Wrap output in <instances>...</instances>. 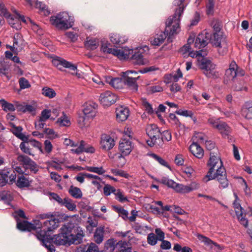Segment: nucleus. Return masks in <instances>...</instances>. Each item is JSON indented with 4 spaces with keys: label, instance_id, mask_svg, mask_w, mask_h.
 I'll return each mask as SVG.
<instances>
[{
    "label": "nucleus",
    "instance_id": "obj_1",
    "mask_svg": "<svg viewBox=\"0 0 252 252\" xmlns=\"http://www.w3.org/2000/svg\"><path fill=\"white\" fill-rule=\"evenodd\" d=\"M60 232L53 236L47 234L45 230L38 232L37 238L41 242L42 245L48 251V252H55V248L53 245L57 246H70L71 244H79L82 242L85 236L84 230L77 224L68 222L63 225L60 229Z\"/></svg>",
    "mask_w": 252,
    "mask_h": 252
},
{
    "label": "nucleus",
    "instance_id": "obj_2",
    "mask_svg": "<svg viewBox=\"0 0 252 252\" xmlns=\"http://www.w3.org/2000/svg\"><path fill=\"white\" fill-rule=\"evenodd\" d=\"M51 24L59 30L65 31L72 27L74 23L73 16L69 15L67 12H61L56 15L51 16L50 18Z\"/></svg>",
    "mask_w": 252,
    "mask_h": 252
},
{
    "label": "nucleus",
    "instance_id": "obj_3",
    "mask_svg": "<svg viewBox=\"0 0 252 252\" xmlns=\"http://www.w3.org/2000/svg\"><path fill=\"white\" fill-rule=\"evenodd\" d=\"M52 62L53 64L59 70L67 72L72 75H75L78 78L82 77V72H78L77 65L59 57H56V58L53 59Z\"/></svg>",
    "mask_w": 252,
    "mask_h": 252
},
{
    "label": "nucleus",
    "instance_id": "obj_4",
    "mask_svg": "<svg viewBox=\"0 0 252 252\" xmlns=\"http://www.w3.org/2000/svg\"><path fill=\"white\" fill-rule=\"evenodd\" d=\"M198 66L207 78L217 79L219 77V72L215 69L216 65L207 58L198 59Z\"/></svg>",
    "mask_w": 252,
    "mask_h": 252
},
{
    "label": "nucleus",
    "instance_id": "obj_5",
    "mask_svg": "<svg viewBox=\"0 0 252 252\" xmlns=\"http://www.w3.org/2000/svg\"><path fill=\"white\" fill-rule=\"evenodd\" d=\"M207 166L209 167L207 173L206 177L214 174L215 171L218 172L220 168H225L223 165L222 161L218 154L211 152L210 158L207 162Z\"/></svg>",
    "mask_w": 252,
    "mask_h": 252
},
{
    "label": "nucleus",
    "instance_id": "obj_6",
    "mask_svg": "<svg viewBox=\"0 0 252 252\" xmlns=\"http://www.w3.org/2000/svg\"><path fill=\"white\" fill-rule=\"evenodd\" d=\"M42 223L39 220H33V223L30 222L27 220H17V228L22 231H36V237H37L38 232L41 230Z\"/></svg>",
    "mask_w": 252,
    "mask_h": 252
},
{
    "label": "nucleus",
    "instance_id": "obj_7",
    "mask_svg": "<svg viewBox=\"0 0 252 252\" xmlns=\"http://www.w3.org/2000/svg\"><path fill=\"white\" fill-rule=\"evenodd\" d=\"M146 133L150 138L146 140L148 145L151 147L156 145L158 143L157 140L159 139L161 134L158 126L155 124L148 126L146 128Z\"/></svg>",
    "mask_w": 252,
    "mask_h": 252
},
{
    "label": "nucleus",
    "instance_id": "obj_8",
    "mask_svg": "<svg viewBox=\"0 0 252 252\" xmlns=\"http://www.w3.org/2000/svg\"><path fill=\"white\" fill-rule=\"evenodd\" d=\"M207 181L217 179L220 184L219 188L221 189L227 188L229 186V181L227 178L226 170L225 168H220L218 172L207 177Z\"/></svg>",
    "mask_w": 252,
    "mask_h": 252
},
{
    "label": "nucleus",
    "instance_id": "obj_9",
    "mask_svg": "<svg viewBox=\"0 0 252 252\" xmlns=\"http://www.w3.org/2000/svg\"><path fill=\"white\" fill-rule=\"evenodd\" d=\"M245 75V71L238 66L235 61H232L229 68L225 70V76L227 79H234L235 77H241Z\"/></svg>",
    "mask_w": 252,
    "mask_h": 252
},
{
    "label": "nucleus",
    "instance_id": "obj_10",
    "mask_svg": "<svg viewBox=\"0 0 252 252\" xmlns=\"http://www.w3.org/2000/svg\"><path fill=\"white\" fill-rule=\"evenodd\" d=\"M158 69V68H156L155 66H152L150 67H145L142 69H139L138 71H135L134 70H128L125 72H122L121 73V77H113L111 76H105V79H139L140 76L131 77H128V75L130 73L138 74L139 72L141 73H146L150 71H152Z\"/></svg>",
    "mask_w": 252,
    "mask_h": 252
},
{
    "label": "nucleus",
    "instance_id": "obj_11",
    "mask_svg": "<svg viewBox=\"0 0 252 252\" xmlns=\"http://www.w3.org/2000/svg\"><path fill=\"white\" fill-rule=\"evenodd\" d=\"M212 36V33L207 32L205 33L203 32L199 33L195 39V47L201 49L206 46L209 43H211Z\"/></svg>",
    "mask_w": 252,
    "mask_h": 252
},
{
    "label": "nucleus",
    "instance_id": "obj_12",
    "mask_svg": "<svg viewBox=\"0 0 252 252\" xmlns=\"http://www.w3.org/2000/svg\"><path fill=\"white\" fill-rule=\"evenodd\" d=\"M149 50V47L144 46L143 47L137 48L134 53L130 58V60L134 61L133 63L135 64L144 65L146 63L143 59V54L146 51Z\"/></svg>",
    "mask_w": 252,
    "mask_h": 252
},
{
    "label": "nucleus",
    "instance_id": "obj_13",
    "mask_svg": "<svg viewBox=\"0 0 252 252\" xmlns=\"http://www.w3.org/2000/svg\"><path fill=\"white\" fill-rule=\"evenodd\" d=\"M117 96L110 91H106L100 94L99 101L103 106H109L115 103L117 100Z\"/></svg>",
    "mask_w": 252,
    "mask_h": 252
},
{
    "label": "nucleus",
    "instance_id": "obj_14",
    "mask_svg": "<svg viewBox=\"0 0 252 252\" xmlns=\"http://www.w3.org/2000/svg\"><path fill=\"white\" fill-rule=\"evenodd\" d=\"M132 142L128 139H123L120 141L119 149L121 153L119 158L128 155L132 151Z\"/></svg>",
    "mask_w": 252,
    "mask_h": 252
},
{
    "label": "nucleus",
    "instance_id": "obj_15",
    "mask_svg": "<svg viewBox=\"0 0 252 252\" xmlns=\"http://www.w3.org/2000/svg\"><path fill=\"white\" fill-rule=\"evenodd\" d=\"M97 108V104L93 101L86 102L83 105V114L91 119H93L96 115Z\"/></svg>",
    "mask_w": 252,
    "mask_h": 252
},
{
    "label": "nucleus",
    "instance_id": "obj_16",
    "mask_svg": "<svg viewBox=\"0 0 252 252\" xmlns=\"http://www.w3.org/2000/svg\"><path fill=\"white\" fill-rule=\"evenodd\" d=\"M12 63L5 59H0V76L5 77L7 79L11 78V66Z\"/></svg>",
    "mask_w": 252,
    "mask_h": 252
},
{
    "label": "nucleus",
    "instance_id": "obj_17",
    "mask_svg": "<svg viewBox=\"0 0 252 252\" xmlns=\"http://www.w3.org/2000/svg\"><path fill=\"white\" fill-rule=\"evenodd\" d=\"M199 188V184L195 182H191L189 185H184L177 183L175 190L180 193H188Z\"/></svg>",
    "mask_w": 252,
    "mask_h": 252
},
{
    "label": "nucleus",
    "instance_id": "obj_18",
    "mask_svg": "<svg viewBox=\"0 0 252 252\" xmlns=\"http://www.w3.org/2000/svg\"><path fill=\"white\" fill-rule=\"evenodd\" d=\"M196 236L201 242L203 243L205 245L210 247L211 249L213 248V246L216 248L217 251L222 250L223 249V247L214 242L207 237L199 234H198Z\"/></svg>",
    "mask_w": 252,
    "mask_h": 252
},
{
    "label": "nucleus",
    "instance_id": "obj_19",
    "mask_svg": "<svg viewBox=\"0 0 252 252\" xmlns=\"http://www.w3.org/2000/svg\"><path fill=\"white\" fill-rule=\"evenodd\" d=\"M59 226V221L57 219H53L45 221L43 224H42L41 230H45L48 233L53 231Z\"/></svg>",
    "mask_w": 252,
    "mask_h": 252
},
{
    "label": "nucleus",
    "instance_id": "obj_20",
    "mask_svg": "<svg viewBox=\"0 0 252 252\" xmlns=\"http://www.w3.org/2000/svg\"><path fill=\"white\" fill-rule=\"evenodd\" d=\"M184 11V7L183 6H181V7H178L176 8L175 10V13L172 16V17H171L168 18L165 23L166 28L168 29L170 27H171L172 25L173 22L176 23L177 22V18H180L182 15L183 14Z\"/></svg>",
    "mask_w": 252,
    "mask_h": 252
},
{
    "label": "nucleus",
    "instance_id": "obj_21",
    "mask_svg": "<svg viewBox=\"0 0 252 252\" xmlns=\"http://www.w3.org/2000/svg\"><path fill=\"white\" fill-rule=\"evenodd\" d=\"M116 118L119 122L126 121L128 117L129 111L127 107L120 106L116 109Z\"/></svg>",
    "mask_w": 252,
    "mask_h": 252
},
{
    "label": "nucleus",
    "instance_id": "obj_22",
    "mask_svg": "<svg viewBox=\"0 0 252 252\" xmlns=\"http://www.w3.org/2000/svg\"><path fill=\"white\" fill-rule=\"evenodd\" d=\"M100 144L103 149L109 150L113 148L115 143L114 139L110 135H103L101 137Z\"/></svg>",
    "mask_w": 252,
    "mask_h": 252
},
{
    "label": "nucleus",
    "instance_id": "obj_23",
    "mask_svg": "<svg viewBox=\"0 0 252 252\" xmlns=\"http://www.w3.org/2000/svg\"><path fill=\"white\" fill-rule=\"evenodd\" d=\"M223 32L220 33H212L211 43L216 47L222 48L221 42H226V37L223 35Z\"/></svg>",
    "mask_w": 252,
    "mask_h": 252
},
{
    "label": "nucleus",
    "instance_id": "obj_24",
    "mask_svg": "<svg viewBox=\"0 0 252 252\" xmlns=\"http://www.w3.org/2000/svg\"><path fill=\"white\" fill-rule=\"evenodd\" d=\"M191 153L198 158H201L204 155L203 149L197 142H193L189 147Z\"/></svg>",
    "mask_w": 252,
    "mask_h": 252
},
{
    "label": "nucleus",
    "instance_id": "obj_25",
    "mask_svg": "<svg viewBox=\"0 0 252 252\" xmlns=\"http://www.w3.org/2000/svg\"><path fill=\"white\" fill-rule=\"evenodd\" d=\"M217 129L223 137L229 135L232 131L231 127L225 122L222 121L219 125Z\"/></svg>",
    "mask_w": 252,
    "mask_h": 252
},
{
    "label": "nucleus",
    "instance_id": "obj_26",
    "mask_svg": "<svg viewBox=\"0 0 252 252\" xmlns=\"http://www.w3.org/2000/svg\"><path fill=\"white\" fill-rule=\"evenodd\" d=\"M22 141H23L20 143L19 146L20 150L23 153L33 157L34 154H33L32 149L30 148L28 137H27L26 140Z\"/></svg>",
    "mask_w": 252,
    "mask_h": 252
},
{
    "label": "nucleus",
    "instance_id": "obj_27",
    "mask_svg": "<svg viewBox=\"0 0 252 252\" xmlns=\"http://www.w3.org/2000/svg\"><path fill=\"white\" fill-rule=\"evenodd\" d=\"M107 53L113 54L114 56L117 57L120 60L128 59V55L125 54L124 51L120 49L108 48Z\"/></svg>",
    "mask_w": 252,
    "mask_h": 252
},
{
    "label": "nucleus",
    "instance_id": "obj_28",
    "mask_svg": "<svg viewBox=\"0 0 252 252\" xmlns=\"http://www.w3.org/2000/svg\"><path fill=\"white\" fill-rule=\"evenodd\" d=\"M104 227L100 226L97 227L94 233V241L97 244H100L104 239Z\"/></svg>",
    "mask_w": 252,
    "mask_h": 252
},
{
    "label": "nucleus",
    "instance_id": "obj_29",
    "mask_svg": "<svg viewBox=\"0 0 252 252\" xmlns=\"http://www.w3.org/2000/svg\"><path fill=\"white\" fill-rule=\"evenodd\" d=\"M242 115L247 119H252V101L245 103L242 111Z\"/></svg>",
    "mask_w": 252,
    "mask_h": 252
},
{
    "label": "nucleus",
    "instance_id": "obj_30",
    "mask_svg": "<svg viewBox=\"0 0 252 252\" xmlns=\"http://www.w3.org/2000/svg\"><path fill=\"white\" fill-rule=\"evenodd\" d=\"M10 125L12 127V132L14 135L21 140H25L27 139V136L22 133L23 128L21 126H16L13 123H10Z\"/></svg>",
    "mask_w": 252,
    "mask_h": 252
},
{
    "label": "nucleus",
    "instance_id": "obj_31",
    "mask_svg": "<svg viewBox=\"0 0 252 252\" xmlns=\"http://www.w3.org/2000/svg\"><path fill=\"white\" fill-rule=\"evenodd\" d=\"M88 38L87 37V40L84 42V46L87 50H94L98 47L99 41L98 39L91 38L88 40Z\"/></svg>",
    "mask_w": 252,
    "mask_h": 252
},
{
    "label": "nucleus",
    "instance_id": "obj_32",
    "mask_svg": "<svg viewBox=\"0 0 252 252\" xmlns=\"http://www.w3.org/2000/svg\"><path fill=\"white\" fill-rule=\"evenodd\" d=\"M232 88L235 91H247V87L244 85L243 80H231Z\"/></svg>",
    "mask_w": 252,
    "mask_h": 252
},
{
    "label": "nucleus",
    "instance_id": "obj_33",
    "mask_svg": "<svg viewBox=\"0 0 252 252\" xmlns=\"http://www.w3.org/2000/svg\"><path fill=\"white\" fill-rule=\"evenodd\" d=\"M104 81L116 89H121L125 88V80H104Z\"/></svg>",
    "mask_w": 252,
    "mask_h": 252
},
{
    "label": "nucleus",
    "instance_id": "obj_34",
    "mask_svg": "<svg viewBox=\"0 0 252 252\" xmlns=\"http://www.w3.org/2000/svg\"><path fill=\"white\" fill-rule=\"evenodd\" d=\"M17 159L19 162L23 164L25 168H27L32 163H33L34 161L27 156L22 154L18 155Z\"/></svg>",
    "mask_w": 252,
    "mask_h": 252
},
{
    "label": "nucleus",
    "instance_id": "obj_35",
    "mask_svg": "<svg viewBox=\"0 0 252 252\" xmlns=\"http://www.w3.org/2000/svg\"><path fill=\"white\" fill-rule=\"evenodd\" d=\"M81 169L86 170L88 171L97 173L98 175H102L105 173V170L102 166L95 167L86 166L84 168L81 167Z\"/></svg>",
    "mask_w": 252,
    "mask_h": 252
},
{
    "label": "nucleus",
    "instance_id": "obj_36",
    "mask_svg": "<svg viewBox=\"0 0 252 252\" xmlns=\"http://www.w3.org/2000/svg\"><path fill=\"white\" fill-rule=\"evenodd\" d=\"M180 18H178L177 22L175 23L174 25H172V27H170L168 29H165L164 34L165 35H168V34H170V35H174V34L177 33L176 31L177 29L180 27Z\"/></svg>",
    "mask_w": 252,
    "mask_h": 252
},
{
    "label": "nucleus",
    "instance_id": "obj_37",
    "mask_svg": "<svg viewBox=\"0 0 252 252\" xmlns=\"http://www.w3.org/2000/svg\"><path fill=\"white\" fill-rule=\"evenodd\" d=\"M17 186L19 188L28 187L30 186L29 180L23 175L18 177L16 182Z\"/></svg>",
    "mask_w": 252,
    "mask_h": 252
},
{
    "label": "nucleus",
    "instance_id": "obj_38",
    "mask_svg": "<svg viewBox=\"0 0 252 252\" xmlns=\"http://www.w3.org/2000/svg\"><path fill=\"white\" fill-rule=\"evenodd\" d=\"M166 38L165 35L164 34H160L157 37L151 38L150 42L152 45L155 46H159L162 44Z\"/></svg>",
    "mask_w": 252,
    "mask_h": 252
},
{
    "label": "nucleus",
    "instance_id": "obj_39",
    "mask_svg": "<svg viewBox=\"0 0 252 252\" xmlns=\"http://www.w3.org/2000/svg\"><path fill=\"white\" fill-rule=\"evenodd\" d=\"M125 88L134 92H136L138 90V85L136 80H125Z\"/></svg>",
    "mask_w": 252,
    "mask_h": 252
},
{
    "label": "nucleus",
    "instance_id": "obj_40",
    "mask_svg": "<svg viewBox=\"0 0 252 252\" xmlns=\"http://www.w3.org/2000/svg\"><path fill=\"white\" fill-rule=\"evenodd\" d=\"M0 103L1 105L2 109L5 112L14 111L15 110V108L13 104L8 102L3 99L0 100Z\"/></svg>",
    "mask_w": 252,
    "mask_h": 252
},
{
    "label": "nucleus",
    "instance_id": "obj_41",
    "mask_svg": "<svg viewBox=\"0 0 252 252\" xmlns=\"http://www.w3.org/2000/svg\"><path fill=\"white\" fill-rule=\"evenodd\" d=\"M215 0H208L206 3V14L207 15H213L214 13Z\"/></svg>",
    "mask_w": 252,
    "mask_h": 252
},
{
    "label": "nucleus",
    "instance_id": "obj_42",
    "mask_svg": "<svg viewBox=\"0 0 252 252\" xmlns=\"http://www.w3.org/2000/svg\"><path fill=\"white\" fill-rule=\"evenodd\" d=\"M113 208L115 211L119 214L124 220H126L128 219V212L125 210L123 207L118 206H113Z\"/></svg>",
    "mask_w": 252,
    "mask_h": 252
},
{
    "label": "nucleus",
    "instance_id": "obj_43",
    "mask_svg": "<svg viewBox=\"0 0 252 252\" xmlns=\"http://www.w3.org/2000/svg\"><path fill=\"white\" fill-rule=\"evenodd\" d=\"M42 94L50 98H52L56 95L55 91L53 89L48 87H45L42 88Z\"/></svg>",
    "mask_w": 252,
    "mask_h": 252
},
{
    "label": "nucleus",
    "instance_id": "obj_44",
    "mask_svg": "<svg viewBox=\"0 0 252 252\" xmlns=\"http://www.w3.org/2000/svg\"><path fill=\"white\" fill-rule=\"evenodd\" d=\"M149 156L157 161L160 165L166 167L170 169H171L170 166L168 163V162L165 161L164 159H163L161 157L158 156L157 155L152 153L149 154Z\"/></svg>",
    "mask_w": 252,
    "mask_h": 252
},
{
    "label": "nucleus",
    "instance_id": "obj_45",
    "mask_svg": "<svg viewBox=\"0 0 252 252\" xmlns=\"http://www.w3.org/2000/svg\"><path fill=\"white\" fill-rule=\"evenodd\" d=\"M62 205L64 206L69 211H73L76 210V205L73 203L71 199L68 198L63 199V202Z\"/></svg>",
    "mask_w": 252,
    "mask_h": 252
},
{
    "label": "nucleus",
    "instance_id": "obj_46",
    "mask_svg": "<svg viewBox=\"0 0 252 252\" xmlns=\"http://www.w3.org/2000/svg\"><path fill=\"white\" fill-rule=\"evenodd\" d=\"M69 193L75 198H80L82 196L80 189L77 187L71 186L69 189Z\"/></svg>",
    "mask_w": 252,
    "mask_h": 252
},
{
    "label": "nucleus",
    "instance_id": "obj_47",
    "mask_svg": "<svg viewBox=\"0 0 252 252\" xmlns=\"http://www.w3.org/2000/svg\"><path fill=\"white\" fill-rule=\"evenodd\" d=\"M90 119L91 118L87 117L84 114L83 115L79 116L77 120L79 126L81 128L87 126L88 125V120Z\"/></svg>",
    "mask_w": 252,
    "mask_h": 252
},
{
    "label": "nucleus",
    "instance_id": "obj_48",
    "mask_svg": "<svg viewBox=\"0 0 252 252\" xmlns=\"http://www.w3.org/2000/svg\"><path fill=\"white\" fill-rule=\"evenodd\" d=\"M114 195L116 196V199L118 200L120 202L124 203L128 201L127 197L125 196L124 192L120 189H117Z\"/></svg>",
    "mask_w": 252,
    "mask_h": 252
},
{
    "label": "nucleus",
    "instance_id": "obj_49",
    "mask_svg": "<svg viewBox=\"0 0 252 252\" xmlns=\"http://www.w3.org/2000/svg\"><path fill=\"white\" fill-rule=\"evenodd\" d=\"M160 183L167 186L169 188L173 189L174 190L177 184V183L173 180L169 179L168 178L166 177H163L161 178L160 179Z\"/></svg>",
    "mask_w": 252,
    "mask_h": 252
},
{
    "label": "nucleus",
    "instance_id": "obj_50",
    "mask_svg": "<svg viewBox=\"0 0 252 252\" xmlns=\"http://www.w3.org/2000/svg\"><path fill=\"white\" fill-rule=\"evenodd\" d=\"M13 45H16L18 47H20V49H22V42L24 41L22 35L20 33H16L13 36Z\"/></svg>",
    "mask_w": 252,
    "mask_h": 252
},
{
    "label": "nucleus",
    "instance_id": "obj_51",
    "mask_svg": "<svg viewBox=\"0 0 252 252\" xmlns=\"http://www.w3.org/2000/svg\"><path fill=\"white\" fill-rule=\"evenodd\" d=\"M116 241L114 239L108 240L105 244V249L110 252H113L116 248Z\"/></svg>",
    "mask_w": 252,
    "mask_h": 252
},
{
    "label": "nucleus",
    "instance_id": "obj_52",
    "mask_svg": "<svg viewBox=\"0 0 252 252\" xmlns=\"http://www.w3.org/2000/svg\"><path fill=\"white\" fill-rule=\"evenodd\" d=\"M116 248L119 249L117 252H130V249L127 247V243L124 241H120L117 243Z\"/></svg>",
    "mask_w": 252,
    "mask_h": 252
},
{
    "label": "nucleus",
    "instance_id": "obj_53",
    "mask_svg": "<svg viewBox=\"0 0 252 252\" xmlns=\"http://www.w3.org/2000/svg\"><path fill=\"white\" fill-rule=\"evenodd\" d=\"M175 113L178 115L185 116V117H189L191 118L193 121L195 122L196 119L195 117L193 119V113L191 111L188 110H183V109H179L177 110Z\"/></svg>",
    "mask_w": 252,
    "mask_h": 252
},
{
    "label": "nucleus",
    "instance_id": "obj_54",
    "mask_svg": "<svg viewBox=\"0 0 252 252\" xmlns=\"http://www.w3.org/2000/svg\"><path fill=\"white\" fill-rule=\"evenodd\" d=\"M142 105L144 107L145 111L149 114H152L154 113V110L152 105L147 101L146 98H142L141 100Z\"/></svg>",
    "mask_w": 252,
    "mask_h": 252
},
{
    "label": "nucleus",
    "instance_id": "obj_55",
    "mask_svg": "<svg viewBox=\"0 0 252 252\" xmlns=\"http://www.w3.org/2000/svg\"><path fill=\"white\" fill-rule=\"evenodd\" d=\"M208 124L212 127L217 129L218 126L221 122L219 118L210 117L207 120Z\"/></svg>",
    "mask_w": 252,
    "mask_h": 252
},
{
    "label": "nucleus",
    "instance_id": "obj_56",
    "mask_svg": "<svg viewBox=\"0 0 252 252\" xmlns=\"http://www.w3.org/2000/svg\"><path fill=\"white\" fill-rule=\"evenodd\" d=\"M236 214L238 219L240 220L241 224L247 227L248 226V220L243 217V211L239 212L238 210H236Z\"/></svg>",
    "mask_w": 252,
    "mask_h": 252
},
{
    "label": "nucleus",
    "instance_id": "obj_57",
    "mask_svg": "<svg viewBox=\"0 0 252 252\" xmlns=\"http://www.w3.org/2000/svg\"><path fill=\"white\" fill-rule=\"evenodd\" d=\"M57 123H59L61 126H67L70 124L69 120L63 112V116L58 119Z\"/></svg>",
    "mask_w": 252,
    "mask_h": 252
},
{
    "label": "nucleus",
    "instance_id": "obj_58",
    "mask_svg": "<svg viewBox=\"0 0 252 252\" xmlns=\"http://www.w3.org/2000/svg\"><path fill=\"white\" fill-rule=\"evenodd\" d=\"M183 77L182 72L180 68H178L176 73L172 74H166L163 77V79H179Z\"/></svg>",
    "mask_w": 252,
    "mask_h": 252
},
{
    "label": "nucleus",
    "instance_id": "obj_59",
    "mask_svg": "<svg viewBox=\"0 0 252 252\" xmlns=\"http://www.w3.org/2000/svg\"><path fill=\"white\" fill-rule=\"evenodd\" d=\"M116 189L111 186L110 185L107 184L105 185L103 188V193L106 196H109L111 194V193H113L114 194H115Z\"/></svg>",
    "mask_w": 252,
    "mask_h": 252
},
{
    "label": "nucleus",
    "instance_id": "obj_60",
    "mask_svg": "<svg viewBox=\"0 0 252 252\" xmlns=\"http://www.w3.org/2000/svg\"><path fill=\"white\" fill-rule=\"evenodd\" d=\"M85 145V142L82 140L80 142L79 146L76 149H71V152L78 155L84 152V146Z\"/></svg>",
    "mask_w": 252,
    "mask_h": 252
},
{
    "label": "nucleus",
    "instance_id": "obj_61",
    "mask_svg": "<svg viewBox=\"0 0 252 252\" xmlns=\"http://www.w3.org/2000/svg\"><path fill=\"white\" fill-rule=\"evenodd\" d=\"M0 198L1 200L9 201L12 199V196L9 191L3 190L0 191Z\"/></svg>",
    "mask_w": 252,
    "mask_h": 252
},
{
    "label": "nucleus",
    "instance_id": "obj_62",
    "mask_svg": "<svg viewBox=\"0 0 252 252\" xmlns=\"http://www.w3.org/2000/svg\"><path fill=\"white\" fill-rule=\"evenodd\" d=\"M163 91V88L160 85L152 86L147 88V91L151 94L161 92Z\"/></svg>",
    "mask_w": 252,
    "mask_h": 252
},
{
    "label": "nucleus",
    "instance_id": "obj_63",
    "mask_svg": "<svg viewBox=\"0 0 252 252\" xmlns=\"http://www.w3.org/2000/svg\"><path fill=\"white\" fill-rule=\"evenodd\" d=\"M85 252H98V247L94 243H91L88 246H86L85 249Z\"/></svg>",
    "mask_w": 252,
    "mask_h": 252
},
{
    "label": "nucleus",
    "instance_id": "obj_64",
    "mask_svg": "<svg viewBox=\"0 0 252 252\" xmlns=\"http://www.w3.org/2000/svg\"><path fill=\"white\" fill-rule=\"evenodd\" d=\"M147 241L148 244L152 246L155 245L158 241V238L153 233H150L147 237Z\"/></svg>",
    "mask_w": 252,
    "mask_h": 252
}]
</instances>
